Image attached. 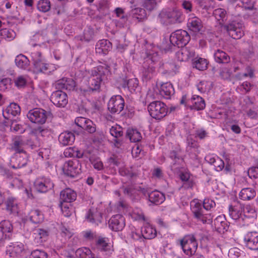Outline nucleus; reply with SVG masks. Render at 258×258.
I'll return each mask as SVG.
<instances>
[{"instance_id": "1", "label": "nucleus", "mask_w": 258, "mask_h": 258, "mask_svg": "<svg viewBox=\"0 0 258 258\" xmlns=\"http://www.w3.org/2000/svg\"><path fill=\"white\" fill-rule=\"evenodd\" d=\"M109 73L110 67L108 65L98 66L96 70L93 71L92 75L89 79L88 88H81V91L84 93H89L99 90L102 81L105 79L106 75Z\"/></svg>"}, {"instance_id": "2", "label": "nucleus", "mask_w": 258, "mask_h": 258, "mask_svg": "<svg viewBox=\"0 0 258 258\" xmlns=\"http://www.w3.org/2000/svg\"><path fill=\"white\" fill-rule=\"evenodd\" d=\"M190 36L185 30L181 29L176 30L170 36V44L163 45V48L165 51H172L175 46L178 48L185 46L189 41Z\"/></svg>"}, {"instance_id": "3", "label": "nucleus", "mask_w": 258, "mask_h": 258, "mask_svg": "<svg viewBox=\"0 0 258 258\" xmlns=\"http://www.w3.org/2000/svg\"><path fill=\"white\" fill-rule=\"evenodd\" d=\"M180 245L183 252L188 256H191L196 253L198 243L194 234H187L179 240Z\"/></svg>"}, {"instance_id": "4", "label": "nucleus", "mask_w": 258, "mask_h": 258, "mask_svg": "<svg viewBox=\"0 0 258 258\" xmlns=\"http://www.w3.org/2000/svg\"><path fill=\"white\" fill-rule=\"evenodd\" d=\"M244 25L242 22L236 20L229 21L227 24L222 26V28L228 35L235 39H239L244 35Z\"/></svg>"}, {"instance_id": "5", "label": "nucleus", "mask_w": 258, "mask_h": 258, "mask_svg": "<svg viewBox=\"0 0 258 258\" xmlns=\"http://www.w3.org/2000/svg\"><path fill=\"white\" fill-rule=\"evenodd\" d=\"M151 116L156 119H161L167 114L168 109L165 103L159 101L151 102L148 106Z\"/></svg>"}, {"instance_id": "6", "label": "nucleus", "mask_w": 258, "mask_h": 258, "mask_svg": "<svg viewBox=\"0 0 258 258\" xmlns=\"http://www.w3.org/2000/svg\"><path fill=\"white\" fill-rule=\"evenodd\" d=\"M50 115V111L40 108H35L29 110L27 116L31 122L42 124L46 122V119Z\"/></svg>"}, {"instance_id": "7", "label": "nucleus", "mask_w": 258, "mask_h": 258, "mask_svg": "<svg viewBox=\"0 0 258 258\" xmlns=\"http://www.w3.org/2000/svg\"><path fill=\"white\" fill-rule=\"evenodd\" d=\"M62 171L67 176L75 178L82 172L81 164L78 159L70 160L64 163Z\"/></svg>"}, {"instance_id": "8", "label": "nucleus", "mask_w": 258, "mask_h": 258, "mask_svg": "<svg viewBox=\"0 0 258 258\" xmlns=\"http://www.w3.org/2000/svg\"><path fill=\"white\" fill-rule=\"evenodd\" d=\"M159 17L164 22L171 24L180 23L183 20V16L181 11L173 10L172 11H162Z\"/></svg>"}, {"instance_id": "9", "label": "nucleus", "mask_w": 258, "mask_h": 258, "mask_svg": "<svg viewBox=\"0 0 258 258\" xmlns=\"http://www.w3.org/2000/svg\"><path fill=\"white\" fill-rule=\"evenodd\" d=\"M31 56L34 68L37 72L46 73L48 71L49 64L44 62L41 52L34 50L31 52Z\"/></svg>"}, {"instance_id": "10", "label": "nucleus", "mask_w": 258, "mask_h": 258, "mask_svg": "<svg viewBox=\"0 0 258 258\" xmlns=\"http://www.w3.org/2000/svg\"><path fill=\"white\" fill-rule=\"evenodd\" d=\"M34 186L37 191L46 193L53 188L54 183L50 178L42 176L38 177L35 180Z\"/></svg>"}, {"instance_id": "11", "label": "nucleus", "mask_w": 258, "mask_h": 258, "mask_svg": "<svg viewBox=\"0 0 258 258\" xmlns=\"http://www.w3.org/2000/svg\"><path fill=\"white\" fill-rule=\"evenodd\" d=\"M124 100L120 95L112 97L108 103V109L112 113H119L123 109Z\"/></svg>"}, {"instance_id": "12", "label": "nucleus", "mask_w": 258, "mask_h": 258, "mask_svg": "<svg viewBox=\"0 0 258 258\" xmlns=\"http://www.w3.org/2000/svg\"><path fill=\"white\" fill-rule=\"evenodd\" d=\"M75 122L77 125L90 134L94 133L96 131V124L90 119L84 117H77Z\"/></svg>"}, {"instance_id": "13", "label": "nucleus", "mask_w": 258, "mask_h": 258, "mask_svg": "<svg viewBox=\"0 0 258 258\" xmlns=\"http://www.w3.org/2000/svg\"><path fill=\"white\" fill-rule=\"evenodd\" d=\"M50 100L55 106L59 107H64L68 102L67 93L58 89L52 93Z\"/></svg>"}, {"instance_id": "14", "label": "nucleus", "mask_w": 258, "mask_h": 258, "mask_svg": "<svg viewBox=\"0 0 258 258\" xmlns=\"http://www.w3.org/2000/svg\"><path fill=\"white\" fill-rule=\"evenodd\" d=\"M191 210L195 217L202 221L203 223L212 222L213 216L211 214L205 215L203 214V210L200 203H195V205L191 207Z\"/></svg>"}, {"instance_id": "15", "label": "nucleus", "mask_w": 258, "mask_h": 258, "mask_svg": "<svg viewBox=\"0 0 258 258\" xmlns=\"http://www.w3.org/2000/svg\"><path fill=\"white\" fill-rule=\"evenodd\" d=\"M125 225V218L120 214L112 216L108 221L109 228L114 231H121Z\"/></svg>"}, {"instance_id": "16", "label": "nucleus", "mask_w": 258, "mask_h": 258, "mask_svg": "<svg viewBox=\"0 0 258 258\" xmlns=\"http://www.w3.org/2000/svg\"><path fill=\"white\" fill-rule=\"evenodd\" d=\"M244 243L250 249L258 250V233L255 231L248 232L244 236Z\"/></svg>"}, {"instance_id": "17", "label": "nucleus", "mask_w": 258, "mask_h": 258, "mask_svg": "<svg viewBox=\"0 0 258 258\" xmlns=\"http://www.w3.org/2000/svg\"><path fill=\"white\" fill-rule=\"evenodd\" d=\"M179 67L174 62H160L159 71L162 74L173 76L178 72Z\"/></svg>"}, {"instance_id": "18", "label": "nucleus", "mask_w": 258, "mask_h": 258, "mask_svg": "<svg viewBox=\"0 0 258 258\" xmlns=\"http://www.w3.org/2000/svg\"><path fill=\"white\" fill-rule=\"evenodd\" d=\"M21 112L20 107L16 103H11L3 112L4 118L12 120V118L19 114Z\"/></svg>"}, {"instance_id": "19", "label": "nucleus", "mask_w": 258, "mask_h": 258, "mask_svg": "<svg viewBox=\"0 0 258 258\" xmlns=\"http://www.w3.org/2000/svg\"><path fill=\"white\" fill-rule=\"evenodd\" d=\"M56 89L61 90H74L76 87V83L72 78H62L58 80L55 83Z\"/></svg>"}, {"instance_id": "20", "label": "nucleus", "mask_w": 258, "mask_h": 258, "mask_svg": "<svg viewBox=\"0 0 258 258\" xmlns=\"http://www.w3.org/2000/svg\"><path fill=\"white\" fill-rule=\"evenodd\" d=\"M188 105L191 109L203 110L205 107L204 99L199 95H194L190 100H188Z\"/></svg>"}, {"instance_id": "21", "label": "nucleus", "mask_w": 258, "mask_h": 258, "mask_svg": "<svg viewBox=\"0 0 258 258\" xmlns=\"http://www.w3.org/2000/svg\"><path fill=\"white\" fill-rule=\"evenodd\" d=\"M176 53V57L179 61H185L193 57L195 55L194 50L183 46Z\"/></svg>"}, {"instance_id": "22", "label": "nucleus", "mask_w": 258, "mask_h": 258, "mask_svg": "<svg viewBox=\"0 0 258 258\" xmlns=\"http://www.w3.org/2000/svg\"><path fill=\"white\" fill-rule=\"evenodd\" d=\"M95 245L98 249L107 252V254H110L113 251L110 244L108 242L107 238L98 237L95 241Z\"/></svg>"}, {"instance_id": "23", "label": "nucleus", "mask_w": 258, "mask_h": 258, "mask_svg": "<svg viewBox=\"0 0 258 258\" xmlns=\"http://www.w3.org/2000/svg\"><path fill=\"white\" fill-rule=\"evenodd\" d=\"M187 26L190 30L195 33L201 32L203 28L201 20L197 17L188 19Z\"/></svg>"}, {"instance_id": "24", "label": "nucleus", "mask_w": 258, "mask_h": 258, "mask_svg": "<svg viewBox=\"0 0 258 258\" xmlns=\"http://www.w3.org/2000/svg\"><path fill=\"white\" fill-rule=\"evenodd\" d=\"M76 192L69 188L63 189L60 194V200L62 202L71 203L76 200Z\"/></svg>"}, {"instance_id": "25", "label": "nucleus", "mask_w": 258, "mask_h": 258, "mask_svg": "<svg viewBox=\"0 0 258 258\" xmlns=\"http://www.w3.org/2000/svg\"><path fill=\"white\" fill-rule=\"evenodd\" d=\"M112 48V43L107 39L99 40L96 45V51L99 54H106Z\"/></svg>"}, {"instance_id": "26", "label": "nucleus", "mask_w": 258, "mask_h": 258, "mask_svg": "<svg viewBox=\"0 0 258 258\" xmlns=\"http://www.w3.org/2000/svg\"><path fill=\"white\" fill-rule=\"evenodd\" d=\"M155 72V68L152 63L149 64L148 60L144 62L142 70V77L144 80L148 81L151 80L153 77Z\"/></svg>"}, {"instance_id": "27", "label": "nucleus", "mask_w": 258, "mask_h": 258, "mask_svg": "<svg viewBox=\"0 0 258 258\" xmlns=\"http://www.w3.org/2000/svg\"><path fill=\"white\" fill-rule=\"evenodd\" d=\"M160 94L166 99H170L174 94V89L171 83L166 82L162 83L160 86Z\"/></svg>"}, {"instance_id": "28", "label": "nucleus", "mask_w": 258, "mask_h": 258, "mask_svg": "<svg viewBox=\"0 0 258 258\" xmlns=\"http://www.w3.org/2000/svg\"><path fill=\"white\" fill-rule=\"evenodd\" d=\"M139 81L137 79H128L126 77L123 78L121 83V87L127 89L131 93H133L138 87Z\"/></svg>"}, {"instance_id": "29", "label": "nucleus", "mask_w": 258, "mask_h": 258, "mask_svg": "<svg viewBox=\"0 0 258 258\" xmlns=\"http://www.w3.org/2000/svg\"><path fill=\"white\" fill-rule=\"evenodd\" d=\"M213 226L216 231L219 233H224L228 228L227 221L222 216H219L214 219Z\"/></svg>"}, {"instance_id": "30", "label": "nucleus", "mask_w": 258, "mask_h": 258, "mask_svg": "<svg viewBox=\"0 0 258 258\" xmlns=\"http://www.w3.org/2000/svg\"><path fill=\"white\" fill-rule=\"evenodd\" d=\"M75 140V135L71 132H63L58 137L59 143L64 146L72 145L74 142Z\"/></svg>"}, {"instance_id": "31", "label": "nucleus", "mask_w": 258, "mask_h": 258, "mask_svg": "<svg viewBox=\"0 0 258 258\" xmlns=\"http://www.w3.org/2000/svg\"><path fill=\"white\" fill-rule=\"evenodd\" d=\"M149 201L152 204L159 205L164 202L165 200V195L158 190L151 191L149 194Z\"/></svg>"}, {"instance_id": "32", "label": "nucleus", "mask_w": 258, "mask_h": 258, "mask_svg": "<svg viewBox=\"0 0 258 258\" xmlns=\"http://www.w3.org/2000/svg\"><path fill=\"white\" fill-rule=\"evenodd\" d=\"M86 219L90 222L98 225L100 223L102 218V214L97 209H90L86 216Z\"/></svg>"}, {"instance_id": "33", "label": "nucleus", "mask_w": 258, "mask_h": 258, "mask_svg": "<svg viewBox=\"0 0 258 258\" xmlns=\"http://www.w3.org/2000/svg\"><path fill=\"white\" fill-rule=\"evenodd\" d=\"M26 157L27 156L25 157V155H24V157L22 158L18 154H15V156L11 160L12 168L17 169L25 166L27 164Z\"/></svg>"}, {"instance_id": "34", "label": "nucleus", "mask_w": 258, "mask_h": 258, "mask_svg": "<svg viewBox=\"0 0 258 258\" xmlns=\"http://www.w3.org/2000/svg\"><path fill=\"white\" fill-rule=\"evenodd\" d=\"M141 232L143 237L148 239L154 238L157 234L156 229L149 224H146L142 227Z\"/></svg>"}, {"instance_id": "35", "label": "nucleus", "mask_w": 258, "mask_h": 258, "mask_svg": "<svg viewBox=\"0 0 258 258\" xmlns=\"http://www.w3.org/2000/svg\"><path fill=\"white\" fill-rule=\"evenodd\" d=\"M213 15L216 19L219 21V24L222 28V26L225 25V23L227 20V14L226 10L222 8L215 9L213 12Z\"/></svg>"}, {"instance_id": "36", "label": "nucleus", "mask_w": 258, "mask_h": 258, "mask_svg": "<svg viewBox=\"0 0 258 258\" xmlns=\"http://www.w3.org/2000/svg\"><path fill=\"white\" fill-rule=\"evenodd\" d=\"M215 60L219 63H227L230 61V56L224 51L217 49L214 54Z\"/></svg>"}, {"instance_id": "37", "label": "nucleus", "mask_w": 258, "mask_h": 258, "mask_svg": "<svg viewBox=\"0 0 258 258\" xmlns=\"http://www.w3.org/2000/svg\"><path fill=\"white\" fill-rule=\"evenodd\" d=\"M243 207L241 205L230 206L229 208V216L235 220L239 219L241 216Z\"/></svg>"}, {"instance_id": "38", "label": "nucleus", "mask_w": 258, "mask_h": 258, "mask_svg": "<svg viewBox=\"0 0 258 258\" xmlns=\"http://www.w3.org/2000/svg\"><path fill=\"white\" fill-rule=\"evenodd\" d=\"M30 220L33 223L38 224L41 223L43 220V215L38 210H32L28 214Z\"/></svg>"}, {"instance_id": "39", "label": "nucleus", "mask_w": 258, "mask_h": 258, "mask_svg": "<svg viewBox=\"0 0 258 258\" xmlns=\"http://www.w3.org/2000/svg\"><path fill=\"white\" fill-rule=\"evenodd\" d=\"M25 142L20 138H18L14 141L12 146V149L15 152V154L23 153L26 156V153L24 149Z\"/></svg>"}, {"instance_id": "40", "label": "nucleus", "mask_w": 258, "mask_h": 258, "mask_svg": "<svg viewBox=\"0 0 258 258\" xmlns=\"http://www.w3.org/2000/svg\"><path fill=\"white\" fill-rule=\"evenodd\" d=\"M49 231L46 229L39 228L36 230V232L34 234L36 235L35 237V240L38 243H41L45 241L49 235Z\"/></svg>"}, {"instance_id": "41", "label": "nucleus", "mask_w": 258, "mask_h": 258, "mask_svg": "<svg viewBox=\"0 0 258 258\" xmlns=\"http://www.w3.org/2000/svg\"><path fill=\"white\" fill-rule=\"evenodd\" d=\"M126 136L132 142H138L142 139L141 133L135 128H128L126 131Z\"/></svg>"}, {"instance_id": "42", "label": "nucleus", "mask_w": 258, "mask_h": 258, "mask_svg": "<svg viewBox=\"0 0 258 258\" xmlns=\"http://www.w3.org/2000/svg\"><path fill=\"white\" fill-rule=\"evenodd\" d=\"M255 191L251 188H244L239 193V197L243 200H250L255 196Z\"/></svg>"}, {"instance_id": "43", "label": "nucleus", "mask_w": 258, "mask_h": 258, "mask_svg": "<svg viewBox=\"0 0 258 258\" xmlns=\"http://www.w3.org/2000/svg\"><path fill=\"white\" fill-rule=\"evenodd\" d=\"M16 66L21 69H26L29 65V60L28 58L23 54H20L16 56L15 60Z\"/></svg>"}, {"instance_id": "44", "label": "nucleus", "mask_w": 258, "mask_h": 258, "mask_svg": "<svg viewBox=\"0 0 258 258\" xmlns=\"http://www.w3.org/2000/svg\"><path fill=\"white\" fill-rule=\"evenodd\" d=\"M75 255L79 258H92L95 254L89 248L82 247L78 248L76 251Z\"/></svg>"}, {"instance_id": "45", "label": "nucleus", "mask_w": 258, "mask_h": 258, "mask_svg": "<svg viewBox=\"0 0 258 258\" xmlns=\"http://www.w3.org/2000/svg\"><path fill=\"white\" fill-rule=\"evenodd\" d=\"M208 60L205 58L201 57L196 58L192 62L193 67L200 71L206 70L208 68Z\"/></svg>"}, {"instance_id": "46", "label": "nucleus", "mask_w": 258, "mask_h": 258, "mask_svg": "<svg viewBox=\"0 0 258 258\" xmlns=\"http://www.w3.org/2000/svg\"><path fill=\"white\" fill-rule=\"evenodd\" d=\"M6 209L10 214H17L18 205L16 199L13 198H9L6 202Z\"/></svg>"}, {"instance_id": "47", "label": "nucleus", "mask_w": 258, "mask_h": 258, "mask_svg": "<svg viewBox=\"0 0 258 258\" xmlns=\"http://www.w3.org/2000/svg\"><path fill=\"white\" fill-rule=\"evenodd\" d=\"M38 11L43 13L48 12L51 8V3L49 0H39L37 4Z\"/></svg>"}, {"instance_id": "48", "label": "nucleus", "mask_w": 258, "mask_h": 258, "mask_svg": "<svg viewBox=\"0 0 258 258\" xmlns=\"http://www.w3.org/2000/svg\"><path fill=\"white\" fill-rule=\"evenodd\" d=\"M170 158L173 160V164L171 165L172 169L179 168V167H175L176 164H180L183 162V159L179 155L177 151L173 150L170 152Z\"/></svg>"}, {"instance_id": "49", "label": "nucleus", "mask_w": 258, "mask_h": 258, "mask_svg": "<svg viewBox=\"0 0 258 258\" xmlns=\"http://www.w3.org/2000/svg\"><path fill=\"white\" fill-rule=\"evenodd\" d=\"M198 90L201 93L209 92L212 88V84L211 82L203 81L197 85Z\"/></svg>"}, {"instance_id": "50", "label": "nucleus", "mask_w": 258, "mask_h": 258, "mask_svg": "<svg viewBox=\"0 0 258 258\" xmlns=\"http://www.w3.org/2000/svg\"><path fill=\"white\" fill-rule=\"evenodd\" d=\"M9 247H12L9 250H11L17 254H20L24 250V245L21 242L11 243Z\"/></svg>"}, {"instance_id": "51", "label": "nucleus", "mask_w": 258, "mask_h": 258, "mask_svg": "<svg viewBox=\"0 0 258 258\" xmlns=\"http://www.w3.org/2000/svg\"><path fill=\"white\" fill-rule=\"evenodd\" d=\"M109 133L115 139L121 138L123 136L122 128L118 125L112 126L109 129Z\"/></svg>"}, {"instance_id": "52", "label": "nucleus", "mask_w": 258, "mask_h": 258, "mask_svg": "<svg viewBox=\"0 0 258 258\" xmlns=\"http://www.w3.org/2000/svg\"><path fill=\"white\" fill-rule=\"evenodd\" d=\"M0 35L5 38L13 39L16 36L15 31L10 29H2L0 30Z\"/></svg>"}, {"instance_id": "53", "label": "nucleus", "mask_w": 258, "mask_h": 258, "mask_svg": "<svg viewBox=\"0 0 258 258\" xmlns=\"http://www.w3.org/2000/svg\"><path fill=\"white\" fill-rule=\"evenodd\" d=\"M115 14H116V17L119 18L120 19V22L121 23L122 26H123V25L126 23L127 20V17L125 14L124 10L120 8H117L114 10Z\"/></svg>"}, {"instance_id": "54", "label": "nucleus", "mask_w": 258, "mask_h": 258, "mask_svg": "<svg viewBox=\"0 0 258 258\" xmlns=\"http://www.w3.org/2000/svg\"><path fill=\"white\" fill-rule=\"evenodd\" d=\"M11 79L10 78H0V90L5 91L9 89L11 86Z\"/></svg>"}, {"instance_id": "55", "label": "nucleus", "mask_w": 258, "mask_h": 258, "mask_svg": "<svg viewBox=\"0 0 258 258\" xmlns=\"http://www.w3.org/2000/svg\"><path fill=\"white\" fill-rule=\"evenodd\" d=\"M94 34L93 29L92 28H88L87 30H84L83 36L81 37L80 40L81 41L89 42L93 39Z\"/></svg>"}, {"instance_id": "56", "label": "nucleus", "mask_w": 258, "mask_h": 258, "mask_svg": "<svg viewBox=\"0 0 258 258\" xmlns=\"http://www.w3.org/2000/svg\"><path fill=\"white\" fill-rule=\"evenodd\" d=\"M186 151L187 152H191V149H197L199 147V145L197 142L192 139L191 137H187L186 139Z\"/></svg>"}, {"instance_id": "57", "label": "nucleus", "mask_w": 258, "mask_h": 258, "mask_svg": "<svg viewBox=\"0 0 258 258\" xmlns=\"http://www.w3.org/2000/svg\"><path fill=\"white\" fill-rule=\"evenodd\" d=\"M31 258H47V253L42 249H35L31 252Z\"/></svg>"}, {"instance_id": "58", "label": "nucleus", "mask_w": 258, "mask_h": 258, "mask_svg": "<svg viewBox=\"0 0 258 258\" xmlns=\"http://www.w3.org/2000/svg\"><path fill=\"white\" fill-rule=\"evenodd\" d=\"M2 234L7 233V232H12L13 226L9 221L4 220L0 223Z\"/></svg>"}, {"instance_id": "59", "label": "nucleus", "mask_w": 258, "mask_h": 258, "mask_svg": "<svg viewBox=\"0 0 258 258\" xmlns=\"http://www.w3.org/2000/svg\"><path fill=\"white\" fill-rule=\"evenodd\" d=\"M242 212L245 217H253L255 215V209L250 205H246L243 207Z\"/></svg>"}, {"instance_id": "60", "label": "nucleus", "mask_w": 258, "mask_h": 258, "mask_svg": "<svg viewBox=\"0 0 258 258\" xmlns=\"http://www.w3.org/2000/svg\"><path fill=\"white\" fill-rule=\"evenodd\" d=\"M60 235L64 238V240L66 241L67 239L70 238L73 235V233L69 228H67L64 226L60 228Z\"/></svg>"}, {"instance_id": "61", "label": "nucleus", "mask_w": 258, "mask_h": 258, "mask_svg": "<svg viewBox=\"0 0 258 258\" xmlns=\"http://www.w3.org/2000/svg\"><path fill=\"white\" fill-rule=\"evenodd\" d=\"M180 178L182 181H186L184 183V186L187 188H191L193 186V182L192 181H188L189 178V175L187 173H181L180 174Z\"/></svg>"}, {"instance_id": "62", "label": "nucleus", "mask_w": 258, "mask_h": 258, "mask_svg": "<svg viewBox=\"0 0 258 258\" xmlns=\"http://www.w3.org/2000/svg\"><path fill=\"white\" fill-rule=\"evenodd\" d=\"M156 0H145L144 7L149 11H152L156 6Z\"/></svg>"}, {"instance_id": "63", "label": "nucleus", "mask_w": 258, "mask_h": 258, "mask_svg": "<svg viewBox=\"0 0 258 258\" xmlns=\"http://www.w3.org/2000/svg\"><path fill=\"white\" fill-rule=\"evenodd\" d=\"M119 173L121 176H127L130 178L133 177L135 175L131 170L125 167L120 168Z\"/></svg>"}, {"instance_id": "64", "label": "nucleus", "mask_w": 258, "mask_h": 258, "mask_svg": "<svg viewBox=\"0 0 258 258\" xmlns=\"http://www.w3.org/2000/svg\"><path fill=\"white\" fill-rule=\"evenodd\" d=\"M142 147L138 144H136L132 149V154L134 158H138L140 157V154L142 153Z\"/></svg>"}]
</instances>
